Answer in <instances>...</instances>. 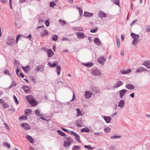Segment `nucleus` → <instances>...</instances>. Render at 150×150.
<instances>
[{
    "label": "nucleus",
    "instance_id": "a211bd4d",
    "mask_svg": "<svg viewBox=\"0 0 150 150\" xmlns=\"http://www.w3.org/2000/svg\"><path fill=\"white\" fill-rule=\"evenodd\" d=\"M30 103L32 106H35L37 105L38 104V102L37 101L35 100L34 99L31 102H30Z\"/></svg>",
    "mask_w": 150,
    "mask_h": 150
},
{
    "label": "nucleus",
    "instance_id": "7c9ffc66",
    "mask_svg": "<svg viewBox=\"0 0 150 150\" xmlns=\"http://www.w3.org/2000/svg\"><path fill=\"white\" fill-rule=\"evenodd\" d=\"M124 100H121L119 102L118 106L121 108H122L124 106Z\"/></svg>",
    "mask_w": 150,
    "mask_h": 150
},
{
    "label": "nucleus",
    "instance_id": "37998d69",
    "mask_svg": "<svg viewBox=\"0 0 150 150\" xmlns=\"http://www.w3.org/2000/svg\"><path fill=\"white\" fill-rule=\"evenodd\" d=\"M80 147L79 146H73L72 150H77L80 149Z\"/></svg>",
    "mask_w": 150,
    "mask_h": 150
},
{
    "label": "nucleus",
    "instance_id": "ddd939ff",
    "mask_svg": "<svg viewBox=\"0 0 150 150\" xmlns=\"http://www.w3.org/2000/svg\"><path fill=\"white\" fill-rule=\"evenodd\" d=\"M122 84V82L121 81H118L116 82V83L115 84L114 86V88H117Z\"/></svg>",
    "mask_w": 150,
    "mask_h": 150
},
{
    "label": "nucleus",
    "instance_id": "423d86ee",
    "mask_svg": "<svg viewBox=\"0 0 150 150\" xmlns=\"http://www.w3.org/2000/svg\"><path fill=\"white\" fill-rule=\"evenodd\" d=\"M71 134H72L73 135L76 137V139L77 140L78 142H81V141L80 140V137L76 133H75L73 131H72L71 132Z\"/></svg>",
    "mask_w": 150,
    "mask_h": 150
},
{
    "label": "nucleus",
    "instance_id": "ea45409f",
    "mask_svg": "<svg viewBox=\"0 0 150 150\" xmlns=\"http://www.w3.org/2000/svg\"><path fill=\"white\" fill-rule=\"evenodd\" d=\"M84 147L88 149V150H92L93 149V147H91L90 145H84Z\"/></svg>",
    "mask_w": 150,
    "mask_h": 150
},
{
    "label": "nucleus",
    "instance_id": "412c9836",
    "mask_svg": "<svg viewBox=\"0 0 150 150\" xmlns=\"http://www.w3.org/2000/svg\"><path fill=\"white\" fill-rule=\"evenodd\" d=\"M98 16L101 18L106 17L107 16L106 14L104 12L100 11L98 14Z\"/></svg>",
    "mask_w": 150,
    "mask_h": 150
},
{
    "label": "nucleus",
    "instance_id": "13d9d810",
    "mask_svg": "<svg viewBox=\"0 0 150 150\" xmlns=\"http://www.w3.org/2000/svg\"><path fill=\"white\" fill-rule=\"evenodd\" d=\"M9 4L11 9H12V0H9Z\"/></svg>",
    "mask_w": 150,
    "mask_h": 150
},
{
    "label": "nucleus",
    "instance_id": "0eeeda50",
    "mask_svg": "<svg viewBox=\"0 0 150 150\" xmlns=\"http://www.w3.org/2000/svg\"><path fill=\"white\" fill-rule=\"evenodd\" d=\"M21 126L24 129H25L26 130H28L30 129V127L29 126V125L26 123H22L21 124Z\"/></svg>",
    "mask_w": 150,
    "mask_h": 150
},
{
    "label": "nucleus",
    "instance_id": "8fccbe9b",
    "mask_svg": "<svg viewBox=\"0 0 150 150\" xmlns=\"http://www.w3.org/2000/svg\"><path fill=\"white\" fill-rule=\"evenodd\" d=\"M14 99L16 104H19V102L17 98L16 97L15 95L13 96Z\"/></svg>",
    "mask_w": 150,
    "mask_h": 150
},
{
    "label": "nucleus",
    "instance_id": "603ef678",
    "mask_svg": "<svg viewBox=\"0 0 150 150\" xmlns=\"http://www.w3.org/2000/svg\"><path fill=\"white\" fill-rule=\"evenodd\" d=\"M45 24L47 26H48L49 25L50 23L48 20H47L46 21Z\"/></svg>",
    "mask_w": 150,
    "mask_h": 150
},
{
    "label": "nucleus",
    "instance_id": "4468645a",
    "mask_svg": "<svg viewBox=\"0 0 150 150\" xmlns=\"http://www.w3.org/2000/svg\"><path fill=\"white\" fill-rule=\"evenodd\" d=\"M76 125L78 127H81L83 126L82 122L81 120H76Z\"/></svg>",
    "mask_w": 150,
    "mask_h": 150
},
{
    "label": "nucleus",
    "instance_id": "dca6fc26",
    "mask_svg": "<svg viewBox=\"0 0 150 150\" xmlns=\"http://www.w3.org/2000/svg\"><path fill=\"white\" fill-rule=\"evenodd\" d=\"M48 34V31L46 30H43L40 33L41 35L42 36H46Z\"/></svg>",
    "mask_w": 150,
    "mask_h": 150
},
{
    "label": "nucleus",
    "instance_id": "bb28decb",
    "mask_svg": "<svg viewBox=\"0 0 150 150\" xmlns=\"http://www.w3.org/2000/svg\"><path fill=\"white\" fill-rule=\"evenodd\" d=\"M76 110H77V117H78L80 116H82V111L79 108H77Z\"/></svg>",
    "mask_w": 150,
    "mask_h": 150
},
{
    "label": "nucleus",
    "instance_id": "e433bc0d",
    "mask_svg": "<svg viewBox=\"0 0 150 150\" xmlns=\"http://www.w3.org/2000/svg\"><path fill=\"white\" fill-rule=\"evenodd\" d=\"M57 132H58L59 134L62 136H64L65 135V134L64 132L60 130H58Z\"/></svg>",
    "mask_w": 150,
    "mask_h": 150
},
{
    "label": "nucleus",
    "instance_id": "e2e57ef3",
    "mask_svg": "<svg viewBox=\"0 0 150 150\" xmlns=\"http://www.w3.org/2000/svg\"><path fill=\"white\" fill-rule=\"evenodd\" d=\"M19 69L18 68H17L16 69V72L18 76H20V75H19Z\"/></svg>",
    "mask_w": 150,
    "mask_h": 150
},
{
    "label": "nucleus",
    "instance_id": "49530a36",
    "mask_svg": "<svg viewBox=\"0 0 150 150\" xmlns=\"http://www.w3.org/2000/svg\"><path fill=\"white\" fill-rule=\"evenodd\" d=\"M104 131L105 132L108 133L110 132V129L109 127H106L104 129Z\"/></svg>",
    "mask_w": 150,
    "mask_h": 150
},
{
    "label": "nucleus",
    "instance_id": "20e7f679",
    "mask_svg": "<svg viewBox=\"0 0 150 150\" xmlns=\"http://www.w3.org/2000/svg\"><path fill=\"white\" fill-rule=\"evenodd\" d=\"M76 34L78 38L83 39L85 37L84 33L82 32H78Z\"/></svg>",
    "mask_w": 150,
    "mask_h": 150
},
{
    "label": "nucleus",
    "instance_id": "f257e3e1",
    "mask_svg": "<svg viewBox=\"0 0 150 150\" xmlns=\"http://www.w3.org/2000/svg\"><path fill=\"white\" fill-rule=\"evenodd\" d=\"M15 42L14 38H13L8 37V38L7 41L6 42L7 44L10 46H12Z\"/></svg>",
    "mask_w": 150,
    "mask_h": 150
},
{
    "label": "nucleus",
    "instance_id": "0e129e2a",
    "mask_svg": "<svg viewBox=\"0 0 150 150\" xmlns=\"http://www.w3.org/2000/svg\"><path fill=\"white\" fill-rule=\"evenodd\" d=\"M137 20H134L131 23V25L132 26L135 23L137 22Z\"/></svg>",
    "mask_w": 150,
    "mask_h": 150
},
{
    "label": "nucleus",
    "instance_id": "bf43d9fd",
    "mask_svg": "<svg viewBox=\"0 0 150 150\" xmlns=\"http://www.w3.org/2000/svg\"><path fill=\"white\" fill-rule=\"evenodd\" d=\"M4 73L5 74H8L9 75H10V74H9V72L8 70H5L4 72Z\"/></svg>",
    "mask_w": 150,
    "mask_h": 150
},
{
    "label": "nucleus",
    "instance_id": "2f4dec72",
    "mask_svg": "<svg viewBox=\"0 0 150 150\" xmlns=\"http://www.w3.org/2000/svg\"><path fill=\"white\" fill-rule=\"evenodd\" d=\"M31 112L32 111L30 109H27L25 111V114L27 115H30Z\"/></svg>",
    "mask_w": 150,
    "mask_h": 150
},
{
    "label": "nucleus",
    "instance_id": "a878e982",
    "mask_svg": "<svg viewBox=\"0 0 150 150\" xmlns=\"http://www.w3.org/2000/svg\"><path fill=\"white\" fill-rule=\"evenodd\" d=\"M61 68L59 65H57L56 67V71L57 73V75H59L60 74Z\"/></svg>",
    "mask_w": 150,
    "mask_h": 150
},
{
    "label": "nucleus",
    "instance_id": "680f3d73",
    "mask_svg": "<svg viewBox=\"0 0 150 150\" xmlns=\"http://www.w3.org/2000/svg\"><path fill=\"white\" fill-rule=\"evenodd\" d=\"M16 85V84L15 82H13V83H12L10 86V88H11L13 86H15Z\"/></svg>",
    "mask_w": 150,
    "mask_h": 150
},
{
    "label": "nucleus",
    "instance_id": "774afa93",
    "mask_svg": "<svg viewBox=\"0 0 150 150\" xmlns=\"http://www.w3.org/2000/svg\"><path fill=\"white\" fill-rule=\"evenodd\" d=\"M1 1L4 4H5L7 2L6 0H1Z\"/></svg>",
    "mask_w": 150,
    "mask_h": 150
},
{
    "label": "nucleus",
    "instance_id": "3c124183",
    "mask_svg": "<svg viewBox=\"0 0 150 150\" xmlns=\"http://www.w3.org/2000/svg\"><path fill=\"white\" fill-rule=\"evenodd\" d=\"M98 29L97 28L93 29L91 30L90 32L91 33H94L96 32L98 30Z\"/></svg>",
    "mask_w": 150,
    "mask_h": 150
},
{
    "label": "nucleus",
    "instance_id": "58836bf2",
    "mask_svg": "<svg viewBox=\"0 0 150 150\" xmlns=\"http://www.w3.org/2000/svg\"><path fill=\"white\" fill-rule=\"evenodd\" d=\"M94 42L97 45H99L100 44V41L99 39L97 38H95L94 39Z\"/></svg>",
    "mask_w": 150,
    "mask_h": 150
},
{
    "label": "nucleus",
    "instance_id": "69168bd1",
    "mask_svg": "<svg viewBox=\"0 0 150 150\" xmlns=\"http://www.w3.org/2000/svg\"><path fill=\"white\" fill-rule=\"evenodd\" d=\"M73 98L72 99L71 101H73L74 100L75 98V96L74 95V92H73Z\"/></svg>",
    "mask_w": 150,
    "mask_h": 150
},
{
    "label": "nucleus",
    "instance_id": "aec40b11",
    "mask_svg": "<svg viewBox=\"0 0 150 150\" xmlns=\"http://www.w3.org/2000/svg\"><path fill=\"white\" fill-rule=\"evenodd\" d=\"M26 137L31 143H33L34 142V141L33 139L30 136L26 135Z\"/></svg>",
    "mask_w": 150,
    "mask_h": 150
},
{
    "label": "nucleus",
    "instance_id": "4d7b16f0",
    "mask_svg": "<svg viewBox=\"0 0 150 150\" xmlns=\"http://www.w3.org/2000/svg\"><path fill=\"white\" fill-rule=\"evenodd\" d=\"M76 30L78 31H82L83 30V29L82 28L77 27L75 28Z\"/></svg>",
    "mask_w": 150,
    "mask_h": 150
},
{
    "label": "nucleus",
    "instance_id": "a18cd8bd",
    "mask_svg": "<svg viewBox=\"0 0 150 150\" xmlns=\"http://www.w3.org/2000/svg\"><path fill=\"white\" fill-rule=\"evenodd\" d=\"M139 41L138 40H134L132 42V44L134 45H135L137 44Z\"/></svg>",
    "mask_w": 150,
    "mask_h": 150
},
{
    "label": "nucleus",
    "instance_id": "c85d7f7f",
    "mask_svg": "<svg viewBox=\"0 0 150 150\" xmlns=\"http://www.w3.org/2000/svg\"><path fill=\"white\" fill-rule=\"evenodd\" d=\"M104 119L107 123H109L111 120V118L110 117L105 116L104 117Z\"/></svg>",
    "mask_w": 150,
    "mask_h": 150
},
{
    "label": "nucleus",
    "instance_id": "9d476101",
    "mask_svg": "<svg viewBox=\"0 0 150 150\" xmlns=\"http://www.w3.org/2000/svg\"><path fill=\"white\" fill-rule=\"evenodd\" d=\"M92 95V94L89 91H87L85 93V96L87 98H89L91 97Z\"/></svg>",
    "mask_w": 150,
    "mask_h": 150
},
{
    "label": "nucleus",
    "instance_id": "7ed1b4c3",
    "mask_svg": "<svg viewBox=\"0 0 150 150\" xmlns=\"http://www.w3.org/2000/svg\"><path fill=\"white\" fill-rule=\"evenodd\" d=\"M92 74L95 75H100L101 74L100 71L97 69H94L91 71Z\"/></svg>",
    "mask_w": 150,
    "mask_h": 150
},
{
    "label": "nucleus",
    "instance_id": "b1692460",
    "mask_svg": "<svg viewBox=\"0 0 150 150\" xmlns=\"http://www.w3.org/2000/svg\"><path fill=\"white\" fill-rule=\"evenodd\" d=\"M125 87L128 89H133L134 87V86L131 84H127L125 86Z\"/></svg>",
    "mask_w": 150,
    "mask_h": 150
},
{
    "label": "nucleus",
    "instance_id": "f8f14e48",
    "mask_svg": "<svg viewBox=\"0 0 150 150\" xmlns=\"http://www.w3.org/2000/svg\"><path fill=\"white\" fill-rule=\"evenodd\" d=\"M146 70V69H144L142 67H140L136 71L135 73H138L142 72L144 71H145Z\"/></svg>",
    "mask_w": 150,
    "mask_h": 150
},
{
    "label": "nucleus",
    "instance_id": "c756f323",
    "mask_svg": "<svg viewBox=\"0 0 150 150\" xmlns=\"http://www.w3.org/2000/svg\"><path fill=\"white\" fill-rule=\"evenodd\" d=\"M70 145V142L68 141H65L64 142V146L65 147H69Z\"/></svg>",
    "mask_w": 150,
    "mask_h": 150
},
{
    "label": "nucleus",
    "instance_id": "f03ea898",
    "mask_svg": "<svg viewBox=\"0 0 150 150\" xmlns=\"http://www.w3.org/2000/svg\"><path fill=\"white\" fill-rule=\"evenodd\" d=\"M105 61V59L103 57L100 56V57L97 59L98 62L101 64H103Z\"/></svg>",
    "mask_w": 150,
    "mask_h": 150
},
{
    "label": "nucleus",
    "instance_id": "6e6d98bb",
    "mask_svg": "<svg viewBox=\"0 0 150 150\" xmlns=\"http://www.w3.org/2000/svg\"><path fill=\"white\" fill-rule=\"evenodd\" d=\"M4 124L5 125V127L9 131L10 129L8 125L5 122L4 123Z\"/></svg>",
    "mask_w": 150,
    "mask_h": 150
},
{
    "label": "nucleus",
    "instance_id": "5701e85b",
    "mask_svg": "<svg viewBox=\"0 0 150 150\" xmlns=\"http://www.w3.org/2000/svg\"><path fill=\"white\" fill-rule=\"evenodd\" d=\"M143 65L148 68H150V62L149 61L144 62L143 63Z\"/></svg>",
    "mask_w": 150,
    "mask_h": 150
},
{
    "label": "nucleus",
    "instance_id": "6ab92c4d",
    "mask_svg": "<svg viewBox=\"0 0 150 150\" xmlns=\"http://www.w3.org/2000/svg\"><path fill=\"white\" fill-rule=\"evenodd\" d=\"M92 13L89 12H85L83 14V16L85 17H91L93 16Z\"/></svg>",
    "mask_w": 150,
    "mask_h": 150
},
{
    "label": "nucleus",
    "instance_id": "5fc2aeb1",
    "mask_svg": "<svg viewBox=\"0 0 150 150\" xmlns=\"http://www.w3.org/2000/svg\"><path fill=\"white\" fill-rule=\"evenodd\" d=\"M56 4L54 2H52L50 3V7H53Z\"/></svg>",
    "mask_w": 150,
    "mask_h": 150
},
{
    "label": "nucleus",
    "instance_id": "39448f33",
    "mask_svg": "<svg viewBox=\"0 0 150 150\" xmlns=\"http://www.w3.org/2000/svg\"><path fill=\"white\" fill-rule=\"evenodd\" d=\"M23 88L26 93H28L30 91V88L28 86H23Z\"/></svg>",
    "mask_w": 150,
    "mask_h": 150
},
{
    "label": "nucleus",
    "instance_id": "cd10ccee",
    "mask_svg": "<svg viewBox=\"0 0 150 150\" xmlns=\"http://www.w3.org/2000/svg\"><path fill=\"white\" fill-rule=\"evenodd\" d=\"M22 68L25 72H27L30 69V67L29 66H26L25 67H22Z\"/></svg>",
    "mask_w": 150,
    "mask_h": 150
},
{
    "label": "nucleus",
    "instance_id": "c9c22d12",
    "mask_svg": "<svg viewBox=\"0 0 150 150\" xmlns=\"http://www.w3.org/2000/svg\"><path fill=\"white\" fill-rule=\"evenodd\" d=\"M3 146L4 147H6L8 149H9L10 147V144L6 142H4L3 143Z\"/></svg>",
    "mask_w": 150,
    "mask_h": 150
},
{
    "label": "nucleus",
    "instance_id": "1a4fd4ad",
    "mask_svg": "<svg viewBox=\"0 0 150 150\" xmlns=\"http://www.w3.org/2000/svg\"><path fill=\"white\" fill-rule=\"evenodd\" d=\"M127 90L123 89L120 91V98H122L125 94L127 92Z\"/></svg>",
    "mask_w": 150,
    "mask_h": 150
},
{
    "label": "nucleus",
    "instance_id": "f704fd0d",
    "mask_svg": "<svg viewBox=\"0 0 150 150\" xmlns=\"http://www.w3.org/2000/svg\"><path fill=\"white\" fill-rule=\"evenodd\" d=\"M58 36L55 35H53L52 36V40L54 41H56L58 39Z\"/></svg>",
    "mask_w": 150,
    "mask_h": 150
},
{
    "label": "nucleus",
    "instance_id": "a19ab883",
    "mask_svg": "<svg viewBox=\"0 0 150 150\" xmlns=\"http://www.w3.org/2000/svg\"><path fill=\"white\" fill-rule=\"evenodd\" d=\"M117 40V46L119 47L120 46V39L118 38H116Z\"/></svg>",
    "mask_w": 150,
    "mask_h": 150
},
{
    "label": "nucleus",
    "instance_id": "f3484780",
    "mask_svg": "<svg viewBox=\"0 0 150 150\" xmlns=\"http://www.w3.org/2000/svg\"><path fill=\"white\" fill-rule=\"evenodd\" d=\"M26 99L27 101H28V102L30 103V102H31L35 98L31 96H26Z\"/></svg>",
    "mask_w": 150,
    "mask_h": 150
},
{
    "label": "nucleus",
    "instance_id": "9b49d317",
    "mask_svg": "<svg viewBox=\"0 0 150 150\" xmlns=\"http://www.w3.org/2000/svg\"><path fill=\"white\" fill-rule=\"evenodd\" d=\"M131 71V69L125 70H121V73L123 74H126L129 73Z\"/></svg>",
    "mask_w": 150,
    "mask_h": 150
},
{
    "label": "nucleus",
    "instance_id": "4c0bfd02",
    "mask_svg": "<svg viewBox=\"0 0 150 150\" xmlns=\"http://www.w3.org/2000/svg\"><path fill=\"white\" fill-rule=\"evenodd\" d=\"M89 131V129L86 128H84L81 130V132H88Z\"/></svg>",
    "mask_w": 150,
    "mask_h": 150
},
{
    "label": "nucleus",
    "instance_id": "de8ad7c7",
    "mask_svg": "<svg viewBox=\"0 0 150 150\" xmlns=\"http://www.w3.org/2000/svg\"><path fill=\"white\" fill-rule=\"evenodd\" d=\"M22 36L21 34H19L17 35L16 36V43H17L19 39Z\"/></svg>",
    "mask_w": 150,
    "mask_h": 150
},
{
    "label": "nucleus",
    "instance_id": "864d4df0",
    "mask_svg": "<svg viewBox=\"0 0 150 150\" xmlns=\"http://www.w3.org/2000/svg\"><path fill=\"white\" fill-rule=\"evenodd\" d=\"M146 30L147 32H149L150 31V26H148L146 27Z\"/></svg>",
    "mask_w": 150,
    "mask_h": 150
},
{
    "label": "nucleus",
    "instance_id": "6e6552de",
    "mask_svg": "<svg viewBox=\"0 0 150 150\" xmlns=\"http://www.w3.org/2000/svg\"><path fill=\"white\" fill-rule=\"evenodd\" d=\"M58 63L57 61H55L54 62L53 64L51 63L50 62H49L48 64L50 67H55Z\"/></svg>",
    "mask_w": 150,
    "mask_h": 150
},
{
    "label": "nucleus",
    "instance_id": "052dcab7",
    "mask_svg": "<svg viewBox=\"0 0 150 150\" xmlns=\"http://www.w3.org/2000/svg\"><path fill=\"white\" fill-rule=\"evenodd\" d=\"M79 11V14L81 15L82 14L83 11L82 9H81L80 8H78Z\"/></svg>",
    "mask_w": 150,
    "mask_h": 150
},
{
    "label": "nucleus",
    "instance_id": "79ce46f5",
    "mask_svg": "<svg viewBox=\"0 0 150 150\" xmlns=\"http://www.w3.org/2000/svg\"><path fill=\"white\" fill-rule=\"evenodd\" d=\"M19 118L21 120H27V117L26 116H21L19 117Z\"/></svg>",
    "mask_w": 150,
    "mask_h": 150
},
{
    "label": "nucleus",
    "instance_id": "72a5a7b5",
    "mask_svg": "<svg viewBox=\"0 0 150 150\" xmlns=\"http://www.w3.org/2000/svg\"><path fill=\"white\" fill-rule=\"evenodd\" d=\"M82 64L83 65L86 66L87 67H91L93 65V63L92 62H90L89 63H86V64L83 63Z\"/></svg>",
    "mask_w": 150,
    "mask_h": 150
},
{
    "label": "nucleus",
    "instance_id": "09e8293b",
    "mask_svg": "<svg viewBox=\"0 0 150 150\" xmlns=\"http://www.w3.org/2000/svg\"><path fill=\"white\" fill-rule=\"evenodd\" d=\"M59 22L61 25H64L65 24H66V22L64 20H59Z\"/></svg>",
    "mask_w": 150,
    "mask_h": 150
},
{
    "label": "nucleus",
    "instance_id": "393cba45",
    "mask_svg": "<svg viewBox=\"0 0 150 150\" xmlns=\"http://www.w3.org/2000/svg\"><path fill=\"white\" fill-rule=\"evenodd\" d=\"M43 69V67L42 66L37 67L35 69L36 72H38L39 71H42Z\"/></svg>",
    "mask_w": 150,
    "mask_h": 150
},
{
    "label": "nucleus",
    "instance_id": "4be33fe9",
    "mask_svg": "<svg viewBox=\"0 0 150 150\" xmlns=\"http://www.w3.org/2000/svg\"><path fill=\"white\" fill-rule=\"evenodd\" d=\"M131 35L134 40H138L139 38V35H136L133 33H131Z\"/></svg>",
    "mask_w": 150,
    "mask_h": 150
},
{
    "label": "nucleus",
    "instance_id": "338daca9",
    "mask_svg": "<svg viewBox=\"0 0 150 150\" xmlns=\"http://www.w3.org/2000/svg\"><path fill=\"white\" fill-rule=\"evenodd\" d=\"M20 74H19L20 76H19V77H21L22 78H23L24 77V75L23 74L21 73V72L20 73Z\"/></svg>",
    "mask_w": 150,
    "mask_h": 150
},
{
    "label": "nucleus",
    "instance_id": "473e14b6",
    "mask_svg": "<svg viewBox=\"0 0 150 150\" xmlns=\"http://www.w3.org/2000/svg\"><path fill=\"white\" fill-rule=\"evenodd\" d=\"M35 114L38 115L39 116H41L42 115V114L40 112V109H37L35 111Z\"/></svg>",
    "mask_w": 150,
    "mask_h": 150
},
{
    "label": "nucleus",
    "instance_id": "2eb2a0df",
    "mask_svg": "<svg viewBox=\"0 0 150 150\" xmlns=\"http://www.w3.org/2000/svg\"><path fill=\"white\" fill-rule=\"evenodd\" d=\"M47 53L48 56L49 57H51L54 54V52L51 50H48L47 51Z\"/></svg>",
    "mask_w": 150,
    "mask_h": 150
},
{
    "label": "nucleus",
    "instance_id": "c03bdc74",
    "mask_svg": "<svg viewBox=\"0 0 150 150\" xmlns=\"http://www.w3.org/2000/svg\"><path fill=\"white\" fill-rule=\"evenodd\" d=\"M113 2L116 5L120 6L119 2V0H112Z\"/></svg>",
    "mask_w": 150,
    "mask_h": 150
}]
</instances>
